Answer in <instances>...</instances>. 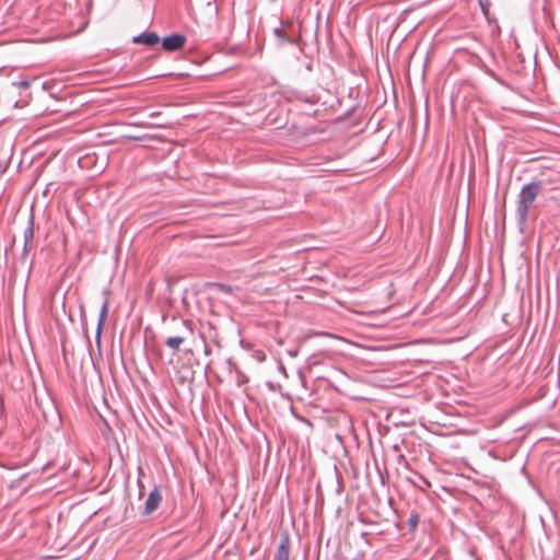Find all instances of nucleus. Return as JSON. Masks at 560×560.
<instances>
[{
	"label": "nucleus",
	"mask_w": 560,
	"mask_h": 560,
	"mask_svg": "<svg viewBox=\"0 0 560 560\" xmlns=\"http://www.w3.org/2000/svg\"><path fill=\"white\" fill-rule=\"evenodd\" d=\"M213 287L215 289H218L219 291L221 292H224V293H232V287L231 285H228V284H224V283H214Z\"/></svg>",
	"instance_id": "10"
},
{
	"label": "nucleus",
	"mask_w": 560,
	"mask_h": 560,
	"mask_svg": "<svg viewBox=\"0 0 560 560\" xmlns=\"http://www.w3.org/2000/svg\"><path fill=\"white\" fill-rule=\"evenodd\" d=\"M541 191L542 183L540 180L530 182L522 187L516 205V219L522 231L526 226L529 212Z\"/></svg>",
	"instance_id": "1"
},
{
	"label": "nucleus",
	"mask_w": 560,
	"mask_h": 560,
	"mask_svg": "<svg viewBox=\"0 0 560 560\" xmlns=\"http://www.w3.org/2000/svg\"><path fill=\"white\" fill-rule=\"evenodd\" d=\"M33 248H34V242H27V243L24 242L23 255H27L30 253V250Z\"/></svg>",
	"instance_id": "12"
},
{
	"label": "nucleus",
	"mask_w": 560,
	"mask_h": 560,
	"mask_svg": "<svg viewBox=\"0 0 560 560\" xmlns=\"http://www.w3.org/2000/svg\"><path fill=\"white\" fill-rule=\"evenodd\" d=\"M30 83L27 81L20 82V86L22 88H28Z\"/></svg>",
	"instance_id": "13"
},
{
	"label": "nucleus",
	"mask_w": 560,
	"mask_h": 560,
	"mask_svg": "<svg viewBox=\"0 0 560 560\" xmlns=\"http://www.w3.org/2000/svg\"><path fill=\"white\" fill-rule=\"evenodd\" d=\"M161 501H162V494L159 491L158 487H154V489L149 493V497L144 503L143 514L144 515L152 514L154 511L158 510V508L161 504Z\"/></svg>",
	"instance_id": "4"
},
{
	"label": "nucleus",
	"mask_w": 560,
	"mask_h": 560,
	"mask_svg": "<svg viewBox=\"0 0 560 560\" xmlns=\"http://www.w3.org/2000/svg\"><path fill=\"white\" fill-rule=\"evenodd\" d=\"M419 524V515L418 514H411L409 517V526L411 528H416Z\"/></svg>",
	"instance_id": "11"
},
{
	"label": "nucleus",
	"mask_w": 560,
	"mask_h": 560,
	"mask_svg": "<svg viewBox=\"0 0 560 560\" xmlns=\"http://www.w3.org/2000/svg\"><path fill=\"white\" fill-rule=\"evenodd\" d=\"M290 552V537L288 533H283L280 537V542L275 557V560H289Z\"/></svg>",
	"instance_id": "5"
},
{
	"label": "nucleus",
	"mask_w": 560,
	"mask_h": 560,
	"mask_svg": "<svg viewBox=\"0 0 560 560\" xmlns=\"http://www.w3.org/2000/svg\"><path fill=\"white\" fill-rule=\"evenodd\" d=\"M273 33L282 42H291V39L288 37V35L285 34V32L283 31V28L281 27H276L273 30Z\"/></svg>",
	"instance_id": "9"
},
{
	"label": "nucleus",
	"mask_w": 560,
	"mask_h": 560,
	"mask_svg": "<svg viewBox=\"0 0 560 560\" xmlns=\"http://www.w3.org/2000/svg\"><path fill=\"white\" fill-rule=\"evenodd\" d=\"M178 325H179L178 335L173 336V337H168L165 340V345L168 348H171L172 350H174V351L179 350L182 343L192 332V329H191L189 320L180 319V320H178Z\"/></svg>",
	"instance_id": "2"
},
{
	"label": "nucleus",
	"mask_w": 560,
	"mask_h": 560,
	"mask_svg": "<svg viewBox=\"0 0 560 560\" xmlns=\"http://www.w3.org/2000/svg\"><path fill=\"white\" fill-rule=\"evenodd\" d=\"M132 42L135 44H142L147 46H154L160 42V37L154 32H143L133 37Z\"/></svg>",
	"instance_id": "6"
},
{
	"label": "nucleus",
	"mask_w": 560,
	"mask_h": 560,
	"mask_svg": "<svg viewBox=\"0 0 560 560\" xmlns=\"http://www.w3.org/2000/svg\"><path fill=\"white\" fill-rule=\"evenodd\" d=\"M107 314H108V300H105L103 302V305L101 307V312H100V315H98V323H97V329H96V338H100V336H101L104 323H105V320L107 318Z\"/></svg>",
	"instance_id": "7"
},
{
	"label": "nucleus",
	"mask_w": 560,
	"mask_h": 560,
	"mask_svg": "<svg viewBox=\"0 0 560 560\" xmlns=\"http://www.w3.org/2000/svg\"><path fill=\"white\" fill-rule=\"evenodd\" d=\"M186 43V37L180 34H173L166 36L162 40V47L166 51H176L179 50Z\"/></svg>",
	"instance_id": "3"
},
{
	"label": "nucleus",
	"mask_w": 560,
	"mask_h": 560,
	"mask_svg": "<svg viewBox=\"0 0 560 560\" xmlns=\"http://www.w3.org/2000/svg\"><path fill=\"white\" fill-rule=\"evenodd\" d=\"M23 237L25 243L34 242V217L31 215L28 219L27 226L24 230Z\"/></svg>",
	"instance_id": "8"
}]
</instances>
